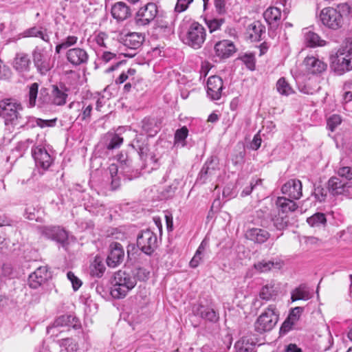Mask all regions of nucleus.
<instances>
[{"mask_svg":"<svg viewBox=\"0 0 352 352\" xmlns=\"http://www.w3.org/2000/svg\"><path fill=\"white\" fill-rule=\"evenodd\" d=\"M33 63L41 75H45L54 67V60L52 58V50L36 46L32 52Z\"/></svg>","mask_w":352,"mask_h":352,"instance_id":"4","label":"nucleus"},{"mask_svg":"<svg viewBox=\"0 0 352 352\" xmlns=\"http://www.w3.org/2000/svg\"><path fill=\"white\" fill-rule=\"evenodd\" d=\"M312 295L309 287L305 284H301L298 287L291 291V301L294 302L296 300H308Z\"/></svg>","mask_w":352,"mask_h":352,"instance_id":"33","label":"nucleus"},{"mask_svg":"<svg viewBox=\"0 0 352 352\" xmlns=\"http://www.w3.org/2000/svg\"><path fill=\"white\" fill-rule=\"evenodd\" d=\"M108 38V35L106 33L100 32L96 35L94 40L98 46L107 48L106 40H107Z\"/></svg>","mask_w":352,"mask_h":352,"instance_id":"54","label":"nucleus"},{"mask_svg":"<svg viewBox=\"0 0 352 352\" xmlns=\"http://www.w3.org/2000/svg\"><path fill=\"white\" fill-rule=\"evenodd\" d=\"M56 119L43 120L41 118H37L36 120V124L41 128H44L46 126H54L56 124Z\"/></svg>","mask_w":352,"mask_h":352,"instance_id":"60","label":"nucleus"},{"mask_svg":"<svg viewBox=\"0 0 352 352\" xmlns=\"http://www.w3.org/2000/svg\"><path fill=\"white\" fill-rule=\"evenodd\" d=\"M131 146L138 151L142 159L144 157V156L146 155L148 151L147 144L144 142H142L140 139L136 138L134 140L131 144Z\"/></svg>","mask_w":352,"mask_h":352,"instance_id":"44","label":"nucleus"},{"mask_svg":"<svg viewBox=\"0 0 352 352\" xmlns=\"http://www.w3.org/2000/svg\"><path fill=\"white\" fill-rule=\"evenodd\" d=\"M193 1V0H177L175 7V11L176 12H182L187 10L189 5Z\"/></svg>","mask_w":352,"mask_h":352,"instance_id":"53","label":"nucleus"},{"mask_svg":"<svg viewBox=\"0 0 352 352\" xmlns=\"http://www.w3.org/2000/svg\"><path fill=\"white\" fill-rule=\"evenodd\" d=\"M142 128L144 131L150 136H154L158 131L159 127L157 126L153 119L145 118L142 122Z\"/></svg>","mask_w":352,"mask_h":352,"instance_id":"40","label":"nucleus"},{"mask_svg":"<svg viewBox=\"0 0 352 352\" xmlns=\"http://www.w3.org/2000/svg\"><path fill=\"white\" fill-rule=\"evenodd\" d=\"M225 23L224 19H213L206 20V23L210 33L219 30L221 26Z\"/></svg>","mask_w":352,"mask_h":352,"instance_id":"47","label":"nucleus"},{"mask_svg":"<svg viewBox=\"0 0 352 352\" xmlns=\"http://www.w3.org/2000/svg\"><path fill=\"white\" fill-rule=\"evenodd\" d=\"M306 69L311 74H321L327 69V64L315 56H307L304 61Z\"/></svg>","mask_w":352,"mask_h":352,"instance_id":"23","label":"nucleus"},{"mask_svg":"<svg viewBox=\"0 0 352 352\" xmlns=\"http://www.w3.org/2000/svg\"><path fill=\"white\" fill-rule=\"evenodd\" d=\"M78 40V38L76 36H68L62 41L61 43L64 46V49H67L76 44Z\"/></svg>","mask_w":352,"mask_h":352,"instance_id":"59","label":"nucleus"},{"mask_svg":"<svg viewBox=\"0 0 352 352\" xmlns=\"http://www.w3.org/2000/svg\"><path fill=\"white\" fill-rule=\"evenodd\" d=\"M25 36L29 37H38L45 42H49L50 36L47 33L46 30L43 28L32 27L25 31Z\"/></svg>","mask_w":352,"mask_h":352,"instance_id":"37","label":"nucleus"},{"mask_svg":"<svg viewBox=\"0 0 352 352\" xmlns=\"http://www.w3.org/2000/svg\"><path fill=\"white\" fill-rule=\"evenodd\" d=\"M67 278L71 281L74 290H78L82 285L81 280L75 276L72 272H68L67 274Z\"/></svg>","mask_w":352,"mask_h":352,"instance_id":"55","label":"nucleus"},{"mask_svg":"<svg viewBox=\"0 0 352 352\" xmlns=\"http://www.w3.org/2000/svg\"><path fill=\"white\" fill-rule=\"evenodd\" d=\"M283 261H265L263 260L254 265V267L261 273L267 272L272 270H280L284 266Z\"/></svg>","mask_w":352,"mask_h":352,"instance_id":"28","label":"nucleus"},{"mask_svg":"<svg viewBox=\"0 0 352 352\" xmlns=\"http://www.w3.org/2000/svg\"><path fill=\"white\" fill-rule=\"evenodd\" d=\"M331 68L338 75L352 70V38H349L346 46L339 49L330 57Z\"/></svg>","mask_w":352,"mask_h":352,"instance_id":"2","label":"nucleus"},{"mask_svg":"<svg viewBox=\"0 0 352 352\" xmlns=\"http://www.w3.org/2000/svg\"><path fill=\"white\" fill-rule=\"evenodd\" d=\"M277 91L284 95L286 94V80L284 77H281L276 83Z\"/></svg>","mask_w":352,"mask_h":352,"instance_id":"62","label":"nucleus"},{"mask_svg":"<svg viewBox=\"0 0 352 352\" xmlns=\"http://www.w3.org/2000/svg\"><path fill=\"white\" fill-rule=\"evenodd\" d=\"M302 195V183L299 179H292L287 181V195L289 198L299 199Z\"/></svg>","mask_w":352,"mask_h":352,"instance_id":"34","label":"nucleus"},{"mask_svg":"<svg viewBox=\"0 0 352 352\" xmlns=\"http://www.w3.org/2000/svg\"><path fill=\"white\" fill-rule=\"evenodd\" d=\"M341 117L339 115L333 114L327 120V127L331 131H333L341 124Z\"/></svg>","mask_w":352,"mask_h":352,"instance_id":"49","label":"nucleus"},{"mask_svg":"<svg viewBox=\"0 0 352 352\" xmlns=\"http://www.w3.org/2000/svg\"><path fill=\"white\" fill-rule=\"evenodd\" d=\"M278 293V288L274 284L270 283L264 285L260 292V297L265 300L272 299L276 296Z\"/></svg>","mask_w":352,"mask_h":352,"instance_id":"36","label":"nucleus"},{"mask_svg":"<svg viewBox=\"0 0 352 352\" xmlns=\"http://www.w3.org/2000/svg\"><path fill=\"white\" fill-rule=\"evenodd\" d=\"M144 36L141 33L130 32L124 35H121L120 41L126 47L133 51H135L143 43Z\"/></svg>","mask_w":352,"mask_h":352,"instance_id":"18","label":"nucleus"},{"mask_svg":"<svg viewBox=\"0 0 352 352\" xmlns=\"http://www.w3.org/2000/svg\"><path fill=\"white\" fill-rule=\"evenodd\" d=\"M111 15L118 21H123L131 16L130 8L124 2L116 3L111 8Z\"/></svg>","mask_w":352,"mask_h":352,"instance_id":"25","label":"nucleus"},{"mask_svg":"<svg viewBox=\"0 0 352 352\" xmlns=\"http://www.w3.org/2000/svg\"><path fill=\"white\" fill-rule=\"evenodd\" d=\"M280 16V10L276 7H270L263 13V17L271 29H276L278 26Z\"/></svg>","mask_w":352,"mask_h":352,"instance_id":"26","label":"nucleus"},{"mask_svg":"<svg viewBox=\"0 0 352 352\" xmlns=\"http://www.w3.org/2000/svg\"><path fill=\"white\" fill-rule=\"evenodd\" d=\"M23 107L20 102L12 98L0 101V117L4 120L9 130L19 129L28 123V117L23 114Z\"/></svg>","mask_w":352,"mask_h":352,"instance_id":"1","label":"nucleus"},{"mask_svg":"<svg viewBox=\"0 0 352 352\" xmlns=\"http://www.w3.org/2000/svg\"><path fill=\"white\" fill-rule=\"evenodd\" d=\"M207 245H208V243L205 240H204L201 243V244L199 245L198 249L197 250L194 256L190 261V267L195 268L199 265V262L201 261V260L202 258L201 255H202L204 251L205 250Z\"/></svg>","mask_w":352,"mask_h":352,"instance_id":"42","label":"nucleus"},{"mask_svg":"<svg viewBox=\"0 0 352 352\" xmlns=\"http://www.w3.org/2000/svg\"><path fill=\"white\" fill-rule=\"evenodd\" d=\"M109 142L107 143V148L113 150L119 148L123 142V138L116 133H111L107 136Z\"/></svg>","mask_w":352,"mask_h":352,"instance_id":"43","label":"nucleus"},{"mask_svg":"<svg viewBox=\"0 0 352 352\" xmlns=\"http://www.w3.org/2000/svg\"><path fill=\"white\" fill-rule=\"evenodd\" d=\"M192 312L195 316L212 322H216L219 320V314L213 309L201 305H195L192 307Z\"/></svg>","mask_w":352,"mask_h":352,"instance_id":"24","label":"nucleus"},{"mask_svg":"<svg viewBox=\"0 0 352 352\" xmlns=\"http://www.w3.org/2000/svg\"><path fill=\"white\" fill-rule=\"evenodd\" d=\"M38 85L36 82L31 84L29 89V104L30 107H34L36 103V99L38 94Z\"/></svg>","mask_w":352,"mask_h":352,"instance_id":"48","label":"nucleus"},{"mask_svg":"<svg viewBox=\"0 0 352 352\" xmlns=\"http://www.w3.org/2000/svg\"><path fill=\"white\" fill-rule=\"evenodd\" d=\"M136 284L137 280L133 274L119 270L114 274L111 294L115 298H122Z\"/></svg>","mask_w":352,"mask_h":352,"instance_id":"3","label":"nucleus"},{"mask_svg":"<svg viewBox=\"0 0 352 352\" xmlns=\"http://www.w3.org/2000/svg\"><path fill=\"white\" fill-rule=\"evenodd\" d=\"M247 31L252 41H259L262 39V35L265 33V27L261 21H255L248 25Z\"/></svg>","mask_w":352,"mask_h":352,"instance_id":"29","label":"nucleus"},{"mask_svg":"<svg viewBox=\"0 0 352 352\" xmlns=\"http://www.w3.org/2000/svg\"><path fill=\"white\" fill-rule=\"evenodd\" d=\"M137 246L147 255H151L157 247L156 234L150 230L141 232L137 237Z\"/></svg>","mask_w":352,"mask_h":352,"instance_id":"8","label":"nucleus"},{"mask_svg":"<svg viewBox=\"0 0 352 352\" xmlns=\"http://www.w3.org/2000/svg\"><path fill=\"white\" fill-rule=\"evenodd\" d=\"M236 50L233 42L229 40L219 41L214 45L215 56L221 59L229 58L236 52Z\"/></svg>","mask_w":352,"mask_h":352,"instance_id":"21","label":"nucleus"},{"mask_svg":"<svg viewBox=\"0 0 352 352\" xmlns=\"http://www.w3.org/2000/svg\"><path fill=\"white\" fill-rule=\"evenodd\" d=\"M100 59L104 63H107L112 60H116V54L111 52L104 51L102 52Z\"/></svg>","mask_w":352,"mask_h":352,"instance_id":"61","label":"nucleus"},{"mask_svg":"<svg viewBox=\"0 0 352 352\" xmlns=\"http://www.w3.org/2000/svg\"><path fill=\"white\" fill-rule=\"evenodd\" d=\"M276 205L278 210V215H276L274 219V226L277 230H283L286 227V217L285 208H286V197H279L276 201Z\"/></svg>","mask_w":352,"mask_h":352,"instance_id":"19","label":"nucleus"},{"mask_svg":"<svg viewBox=\"0 0 352 352\" xmlns=\"http://www.w3.org/2000/svg\"><path fill=\"white\" fill-rule=\"evenodd\" d=\"M303 311L304 307H296L289 310L287 315V331L297 328V323Z\"/></svg>","mask_w":352,"mask_h":352,"instance_id":"35","label":"nucleus"},{"mask_svg":"<svg viewBox=\"0 0 352 352\" xmlns=\"http://www.w3.org/2000/svg\"><path fill=\"white\" fill-rule=\"evenodd\" d=\"M304 38L306 45L311 47H322L327 44L326 41L322 39L318 34L308 28L305 29Z\"/></svg>","mask_w":352,"mask_h":352,"instance_id":"32","label":"nucleus"},{"mask_svg":"<svg viewBox=\"0 0 352 352\" xmlns=\"http://www.w3.org/2000/svg\"><path fill=\"white\" fill-rule=\"evenodd\" d=\"M91 274L94 276L101 277L104 271L105 265L102 259L99 256H96L93 263L91 264Z\"/></svg>","mask_w":352,"mask_h":352,"instance_id":"38","label":"nucleus"},{"mask_svg":"<svg viewBox=\"0 0 352 352\" xmlns=\"http://www.w3.org/2000/svg\"><path fill=\"white\" fill-rule=\"evenodd\" d=\"M206 38L204 27L198 22H192L189 25L184 40V43L195 50L200 49Z\"/></svg>","mask_w":352,"mask_h":352,"instance_id":"5","label":"nucleus"},{"mask_svg":"<svg viewBox=\"0 0 352 352\" xmlns=\"http://www.w3.org/2000/svg\"><path fill=\"white\" fill-rule=\"evenodd\" d=\"M351 187V182L338 177H332L328 182L329 190L333 195H347Z\"/></svg>","mask_w":352,"mask_h":352,"instance_id":"14","label":"nucleus"},{"mask_svg":"<svg viewBox=\"0 0 352 352\" xmlns=\"http://www.w3.org/2000/svg\"><path fill=\"white\" fill-rule=\"evenodd\" d=\"M338 177L351 182L352 179V168L349 166H344L338 170Z\"/></svg>","mask_w":352,"mask_h":352,"instance_id":"50","label":"nucleus"},{"mask_svg":"<svg viewBox=\"0 0 352 352\" xmlns=\"http://www.w3.org/2000/svg\"><path fill=\"white\" fill-rule=\"evenodd\" d=\"M92 109L93 107L91 104L86 105V104H84L82 107V113L79 116L80 119L82 120H89Z\"/></svg>","mask_w":352,"mask_h":352,"instance_id":"56","label":"nucleus"},{"mask_svg":"<svg viewBox=\"0 0 352 352\" xmlns=\"http://www.w3.org/2000/svg\"><path fill=\"white\" fill-rule=\"evenodd\" d=\"M226 0H214L216 11L219 14L226 13Z\"/></svg>","mask_w":352,"mask_h":352,"instance_id":"58","label":"nucleus"},{"mask_svg":"<svg viewBox=\"0 0 352 352\" xmlns=\"http://www.w3.org/2000/svg\"><path fill=\"white\" fill-rule=\"evenodd\" d=\"M277 322L278 316L274 309L270 305L257 318L254 323V328L257 332L262 333L272 330Z\"/></svg>","mask_w":352,"mask_h":352,"instance_id":"7","label":"nucleus"},{"mask_svg":"<svg viewBox=\"0 0 352 352\" xmlns=\"http://www.w3.org/2000/svg\"><path fill=\"white\" fill-rule=\"evenodd\" d=\"M51 275L47 266H41L30 274L28 284L31 288L37 289L44 284Z\"/></svg>","mask_w":352,"mask_h":352,"instance_id":"13","label":"nucleus"},{"mask_svg":"<svg viewBox=\"0 0 352 352\" xmlns=\"http://www.w3.org/2000/svg\"><path fill=\"white\" fill-rule=\"evenodd\" d=\"M254 346L253 342H250L249 339L245 337L238 340L234 344L236 352H252Z\"/></svg>","mask_w":352,"mask_h":352,"instance_id":"39","label":"nucleus"},{"mask_svg":"<svg viewBox=\"0 0 352 352\" xmlns=\"http://www.w3.org/2000/svg\"><path fill=\"white\" fill-rule=\"evenodd\" d=\"M123 246L118 242H112L109 245L107 264L110 267H116L120 265L124 258Z\"/></svg>","mask_w":352,"mask_h":352,"instance_id":"12","label":"nucleus"},{"mask_svg":"<svg viewBox=\"0 0 352 352\" xmlns=\"http://www.w3.org/2000/svg\"><path fill=\"white\" fill-rule=\"evenodd\" d=\"M12 65L14 69L22 75L29 72L31 68V60L28 54L24 52L16 53Z\"/></svg>","mask_w":352,"mask_h":352,"instance_id":"20","label":"nucleus"},{"mask_svg":"<svg viewBox=\"0 0 352 352\" xmlns=\"http://www.w3.org/2000/svg\"><path fill=\"white\" fill-rule=\"evenodd\" d=\"M36 165L47 170L52 164L53 158L47 150L41 146H36L32 151Z\"/></svg>","mask_w":352,"mask_h":352,"instance_id":"16","label":"nucleus"},{"mask_svg":"<svg viewBox=\"0 0 352 352\" xmlns=\"http://www.w3.org/2000/svg\"><path fill=\"white\" fill-rule=\"evenodd\" d=\"M157 5L154 3H148L137 12L135 16V24L138 26L147 25L157 17Z\"/></svg>","mask_w":352,"mask_h":352,"instance_id":"9","label":"nucleus"},{"mask_svg":"<svg viewBox=\"0 0 352 352\" xmlns=\"http://www.w3.org/2000/svg\"><path fill=\"white\" fill-rule=\"evenodd\" d=\"M150 272L145 269L139 268L138 270L137 276L141 280L148 279L149 277Z\"/></svg>","mask_w":352,"mask_h":352,"instance_id":"64","label":"nucleus"},{"mask_svg":"<svg viewBox=\"0 0 352 352\" xmlns=\"http://www.w3.org/2000/svg\"><path fill=\"white\" fill-rule=\"evenodd\" d=\"M188 134V130L186 126H183L177 129L175 133V144L182 143L184 146L185 145V140Z\"/></svg>","mask_w":352,"mask_h":352,"instance_id":"46","label":"nucleus"},{"mask_svg":"<svg viewBox=\"0 0 352 352\" xmlns=\"http://www.w3.org/2000/svg\"><path fill=\"white\" fill-rule=\"evenodd\" d=\"M245 236L255 243H263L269 239L270 234L265 230L254 228L246 232Z\"/></svg>","mask_w":352,"mask_h":352,"instance_id":"30","label":"nucleus"},{"mask_svg":"<svg viewBox=\"0 0 352 352\" xmlns=\"http://www.w3.org/2000/svg\"><path fill=\"white\" fill-rule=\"evenodd\" d=\"M122 175L128 180H132L139 177L140 172L137 169H133L131 164L122 173Z\"/></svg>","mask_w":352,"mask_h":352,"instance_id":"51","label":"nucleus"},{"mask_svg":"<svg viewBox=\"0 0 352 352\" xmlns=\"http://www.w3.org/2000/svg\"><path fill=\"white\" fill-rule=\"evenodd\" d=\"M54 327H68L74 329L80 328L81 324L79 320L72 315H63L56 319L54 322Z\"/></svg>","mask_w":352,"mask_h":352,"instance_id":"27","label":"nucleus"},{"mask_svg":"<svg viewBox=\"0 0 352 352\" xmlns=\"http://www.w3.org/2000/svg\"><path fill=\"white\" fill-rule=\"evenodd\" d=\"M223 80L218 76H212L207 80V94L212 100H217L221 96Z\"/></svg>","mask_w":352,"mask_h":352,"instance_id":"15","label":"nucleus"},{"mask_svg":"<svg viewBox=\"0 0 352 352\" xmlns=\"http://www.w3.org/2000/svg\"><path fill=\"white\" fill-rule=\"evenodd\" d=\"M119 166L115 164H112L108 168L111 179V187L112 190L118 189L120 185V179L118 176V173L122 174L127 166L132 164L131 160L129 159L127 157H124L123 155H121L119 157Z\"/></svg>","mask_w":352,"mask_h":352,"instance_id":"10","label":"nucleus"},{"mask_svg":"<svg viewBox=\"0 0 352 352\" xmlns=\"http://www.w3.org/2000/svg\"><path fill=\"white\" fill-rule=\"evenodd\" d=\"M38 233L43 236L64 244L68 238L67 232L59 226H38Z\"/></svg>","mask_w":352,"mask_h":352,"instance_id":"11","label":"nucleus"},{"mask_svg":"<svg viewBox=\"0 0 352 352\" xmlns=\"http://www.w3.org/2000/svg\"><path fill=\"white\" fill-rule=\"evenodd\" d=\"M68 89L64 85H54L52 86V91L50 95V103L56 106H63L66 103L68 96Z\"/></svg>","mask_w":352,"mask_h":352,"instance_id":"22","label":"nucleus"},{"mask_svg":"<svg viewBox=\"0 0 352 352\" xmlns=\"http://www.w3.org/2000/svg\"><path fill=\"white\" fill-rule=\"evenodd\" d=\"M122 175L128 180H132L139 177L140 172L137 169H133L131 164L122 173Z\"/></svg>","mask_w":352,"mask_h":352,"instance_id":"52","label":"nucleus"},{"mask_svg":"<svg viewBox=\"0 0 352 352\" xmlns=\"http://www.w3.org/2000/svg\"><path fill=\"white\" fill-rule=\"evenodd\" d=\"M135 74L136 70L133 68H129L126 72H122V74H120V75L116 79V84H122L128 79L133 80Z\"/></svg>","mask_w":352,"mask_h":352,"instance_id":"45","label":"nucleus"},{"mask_svg":"<svg viewBox=\"0 0 352 352\" xmlns=\"http://www.w3.org/2000/svg\"><path fill=\"white\" fill-rule=\"evenodd\" d=\"M243 62L245 63L246 67L250 69L254 70L255 68V61L254 56L251 54H245L241 58Z\"/></svg>","mask_w":352,"mask_h":352,"instance_id":"57","label":"nucleus"},{"mask_svg":"<svg viewBox=\"0 0 352 352\" xmlns=\"http://www.w3.org/2000/svg\"><path fill=\"white\" fill-rule=\"evenodd\" d=\"M217 166L218 163L217 159L215 157H211L206 162L200 171V179H202L203 182H205V180L208 177L215 175L217 170Z\"/></svg>","mask_w":352,"mask_h":352,"instance_id":"31","label":"nucleus"},{"mask_svg":"<svg viewBox=\"0 0 352 352\" xmlns=\"http://www.w3.org/2000/svg\"><path fill=\"white\" fill-rule=\"evenodd\" d=\"M66 58L69 63L74 66L86 64L89 60V55L86 50L80 47H74L67 50Z\"/></svg>","mask_w":352,"mask_h":352,"instance_id":"17","label":"nucleus"},{"mask_svg":"<svg viewBox=\"0 0 352 352\" xmlns=\"http://www.w3.org/2000/svg\"><path fill=\"white\" fill-rule=\"evenodd\" d=\"M322 23L331 30H338L342 26L343 16L340 10L331 7L323 8L320 14Z\"/></svg>","mask_w":352,"mask_h":352,"instance_id":"6","label":"nucleus"},{"mask_svg":"<svg viewBox=\"0 0 352 352\" xmlns=\"http://www.w3.org/2000/svg\"><path fill=\"white\" fill-rule=\"evenodd\" d=\"M261 138L259 135V133H258L257 134H256L251 142V144H250V146L252 148V149L254 150V151H256L257 149L259 148V147L261 146Z\"/></svg>","mask_w":352,"mask_h":352,"instance_id":"63","label":"nucleus"},{"mask_svg":"<svg viewBox=\"0 0 352 352\" xmlns=\"http://www.w3.org/2000/svg\"><path fill=\"white\" fill-rule=\"evenodd\" d=\"M307 222L311 227H320L321 226H325L327 219L324 213L317 212L307 218Z\"/></svg>","mask_w":352,"mask_h":352,"instance_id":"41","label":"nucleus"}]
</instances>
